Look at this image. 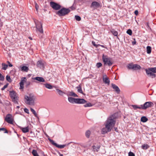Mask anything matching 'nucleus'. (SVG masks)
Here are the masks:
<instances>
[{
    "label": "nucleus",
    "mask_w": 156,
    "mask_h": 156,
    "mask_svg": "<svg viewBox=\"0 0 156 156\" xmlns=\"http://www.w3.org/2000/svg\"><path fill=\"white\" fill-rule=\"evenodd\" d=\"M117 118V114L114 113L110 116L107 119L105 126L108 129L111 130L115 123L116 119Z\"/></svg>",
    "instance_id": "f257e3e1"
},
{
    "label": "nucleus",
    "mask_w": 156,
    "mask_h": 156,
    "mask_svg": "<svg viewBox=\"0 0 156 156\" xmlns=\"http://www.w3.org/2000/svg\"><path fill=\"white\" fill-rule=\"evenodd\" d=\"M154 106V104L151 101L145 102L143 105H141L140 106H138L136 105H131L132 107L135 110H136L137 109L146 110L147 108L153 107Z\"/></svg>",
    "instance_id": "f03ea898"
},
{
    "label": "nucleus",
    "mask_w": 156,
    "mask_h": 156,
    "mask_svg": "<svg viewBox=\"0 0 156 156\" xmlns=\"http://www.w3.org/2000/svg\"><path fill=\"white\" fill-rule=\"evenodd\" d=\"M24 98L25 100V102L27 104L30 105H34L35 97L33 94H29L28 96H25Z\"/></svg>",
    "instance_id": "7ed1b4c3"
},
{
    "label": "nucleus",
    "mask_w": 156,
    "mask_h": 156,
    "mask_svg": "<svg viewBox=\"0 0 156 156\" xmlns=\"http://www.w3.org/2000/svg\"><path fill=\"white\" fill-rule=\"evenodd\" d=\"M70 12L69 9L63 7L57 11L56 14L59 16H63L67 15Z\"/></svg>",
    "instance_id": "20e7f679"
},
{
    "label": "nucleus",
    "mask_w": 156,
    "mask_h": 156,
    "mask_svg": "<svg viewBox=\"0 0 156 156\" xmlns=\"http://www.w3.org/2000/svg\"><path fill=\"white\" fill-rule=\"evenodd\" d=\"M102 59L105 65H108V66H112L113 64V62L112 61V58L106 55L103 54L102 56Z\"/></svg>",
    "instance_id": "39448f33"
},
{
    "label": "nucleus",
    "mask_w": 156,
    "mask_h": 156,
    "mask_svg": "<svg viewBox=\"0 0 156 156\" xmlns=\"http://www.w3.org/2000/svg\"><path fill=\"white\" fill-rule=\"evenodd\" d=\"M34 22L36 25V31H38L41 34L43 33V30L42 28V25L41 23L37 20H34Z\"/></svg>",
    "instance_id": "423d86ee"
},
{
    "label": "nucleus",
    "mask_w": 156,
    "mask_h": 156,
    "mask_svg": "<svg viewBox=\"0 0 156 156\" xmlns=\"http://www.w3.org/2000/svg\"><path fill=\"white\" fill-rule=\"evenodd\" d=\"M9 94L12 101L15 104H18V97L17 95V94L14 91H12L9 92Z\"/></svg>",
    "instance_id": "0eeeda50"
},
{
    "label": "nucleus",
    "mask_w": 156,
    "mask_h": 156,
    "mask_svg": "<svg viewBox=\"0 0 156 156\" xmlns=\"http://www.w3.org/2000/svg\"><path fill=\"white\" fill-rule=\"evenodd\" d=\"M50 5L53 9L55 10H59L61 8V6L60 5L53 2H50Z\"/></svg>",
    "instance_id": "6e6552de"
},
{
    "label": "nucleus",
    "mask_w": 156,
    "mask_h": 156,
    "mask_svg": "<svg viewBox=\"0 0 156 156\" xmlns=\"http://www.w3.org/2000/svg\"><path fill=\"white\" fill-rule=\"evenodd\" d=\"M48 140L52 145L55 146L56 147H58V148L62 149L64 148L66 146V144L58 145L56 143H55L53 140L49 138H48Z\"/></svg>",
    "instance_id": "1a4fd4ad"
},
{
    "label": "nucleus",
    "mask_w": 156,
    "mask_h": 156,
    "mask_svg": "<svg viewBox=\"0 0 156 156\" xmlns=\"http://www.w3.org/2000/svg\"><path fill=\"white\" fill-rule=\"evenodd\" d=\"M12 117V116L11 115L8 114L5 117V120L9 123L12 124L13 119Z\"/></svg>",
    "instance_id": "9d476101"
},
{
    "label": "nucleus",
    "mask_w": 156,
    "mask_h": 156,
    "mask_svg": "<svg viewBox=\"0 0 156 156\" xmlns=\"http://www.w3.org/2000/svg\"><path fill=\"white\" fill-rule=\"evenodd\" d=\"M100 6V4L99 3L96 1L93 2L90 5V7L94 9H96Z\"/></svg>",
    "instance_id": "9b49d317"
},
{
    "label": "nucleus",
    "mask_w": 156,
    "mask_h": 156,
    "mask_svg": "<svg viewBox=\"0 0 156 156\" xmlns=\"http://www.w3.org/2000/svg\"><path fill=\"white\" fill-rule=\"evenodd\" d=\"M145 71L147 75L148 76L151 77L152 78L155 77V74L152 72L150 70L149 68L148 69H145Z\"/></svg>",
    "instance_id": "f8f14e48"
},
{
    "label": "nucleus",
    "mask_w": 156,
    "mask_h": 156,
    "mask_svg": "<svg viewBox=\"0 0 156 156\" xmlns=\"http://www.w3.org/2000/svg\"><path fill=\"white\" fill-rule=\"evenodd\" d=\"M112 87L114 89V91L116 92L117 94H119L120 90L119 87L115 84L112 83Z\"/></svg>",
    "instance_id": "ddd939ff"
},
{
    "label": "nucleus",
    "mask_w": 156,
    "mask_h": 156,
    "mask_svg": "<svg viewBox=\"0 0 156 156\" xmlns=\"http://www.w3.org/2000/svg\"><path fill=\"white\" fill-rule=\"evenodd\" d=\"M37 66L40 68H43L44 67V62L40 60L37 61Z\"/></svg>",
    "instance_id": "4468645a"
},
{
    "label": "nucleus",
    "mask_w": 156,
    "mask_h": 156,
    "mask_svg": "<svg viewBox=\"0 0 156 156\" xmlns=\"http://www.w3.org/2000/svg\"><path fill=\"white\" fill-rule=\"evenodd\" d=\"M32 80H36L40 82H45L44 79L42 77L37 76L35 77H32Z\"/></svg>",
    "instance_id": "2eb2a0df"
},
{
    "label": "nucleus",
    "mask_w": 156,
    "mask_h": 156,
    "mask_svg": "<svg viewBox=\"0 0 156 156\" xmlns=\"http://www.w3.org/2000/svg\"><path fill=\"white\" fill-rule=\"evenodd\" d=\"M100 147L101 145L100 144L97 145L95 144L92 146V148L94 151H98L99 150Z\"/></svg>",
    "instance_id": "dca6fc26"
},
{
    "label": "nucleus",
    "mask_w": 156,
    "mask_h": 156,
    "mask_svg": "<svg viewBox=\"0 0 156 156\" xmlns=\"http://www.w3.org/2000/svg\"><path fill=\"white\" fill-rule=\"evenodd\" d=\"M87 102V101L84 99L76 98V104H83Z\"/></svg>",
    "instance_id": "f3484780"
},
{
    "label": "nucleus",
    "mask_w": 156,
    "mask_h": 156,
    "mask_svg": "<svg viewBox=\"0 0 156 156\" xmlns=\"http://www.w3.org/2000/svg\"><path fill=\"white\" fill-rule=\"evenodd\" d=\"M19 127L23 133H25L29 131V128L28 126L24 128L21 126H19Z\"/></svg>",
    "instance_id": "a211bd4d"
},
{
    "label": "nucleus",
    "mask_w": 156,
    "mask_h": 156,
    "mask_svg": "<svg viewBox=\"0 0 156 156\" xmlns=\"http://www.w3.org/2000/svg\"><path fill=\"white\" fill-rule=\"evenodd\" d=\"M104 77H103V80L105 83L107 84L108 85H109L110 83V80L108 78L106 75Z\"/></svg>",
    "instance_id": "6ab92c4d"
},
{
    "label": "nucleus",
    "mask_w": 156,
    "mask_h": 156,
    "mask_svg": "<svg viewBox=\"0 0 156 156\" xmlns=\"http://www.w3.org/2000/svg\"><path fill=\"white\" fill-rule=\"evenodd\" d=\"M67 96H73L74 97H78V96L73 91L68 92L66 94Z\"/></svg>",
    "instance_id": "aec40b11"
},
{
    "label": "nucleus",
    "mask_w": 156,
    "mask_h": 156,
    "mask_svg": "<svg viewBox=\"0 0 156 156\" xmlns=\"http://www.w3.org/2000/svg\"><path fill=\"white\" fill-rule=\"evenodd\" d=\"M68 100L69 102L71 103H76V98H74L72 97H68Z\"/></svg>",
    "instance_id": "412c9836"
},
{
    "label": "nucleus",
    "mask_w": 156,
    "mask_h": 156,
    "mask_svg": "<svg viewBox=\"0 0 156 156\" xmlns=\"http://www.w3.org/2000/svg\"><path fill=\"white\" fill-rule=\"evenodd\" d=\"M111 130H110L108 129V128H107L105 126V127L103 128L101 130V133L102 134H105L107 133V132H109Z\"/></svg>",
    "instance_id": "4be33fe9"
},
{
    "label": "nucleus",
    "mask_w": 156,
    "mask_h": 156,
    "mask_svg": "<svg viewBox=\"0 0 156 156\" xmlns=\"http://www.w3.org/2000/svg\"><path fill=\"white\" fill-rule=\"evenodd\" d=\"M141 66L139 65L135 64H133V70H136L140 69H141Z\"/></svg>",
    "instance_id": "5701e85b"
},
{
    "label": "nucleus",
    "mask_w": 156,
    "mask_h": 156,
    "mask_svg": "<svg viewBox=\"0 0 156 156\" xmlns=\"http://www.w3.org/2000/svg\"><path fill=\"white\" fill-rule=\"evenodd\" d=\"M32 153L34 156H39L38 155V154H37V151L35 150H33L32 151ZM42 153L43 154V156H45V154H44V152H43Z\"/></svg>",
    "instance_id": "b1692460"
},
{
    "label": "nucleus",
    "mask_w": 156,
    "mask_h": 156,
    "mask_svg": "<svg viewBox=\"0 0 156 156\" xmlns=\"http://www.w3.org/2000/svg\"><path fill=\"white\" fill-rule=\"evenodd\" d=\"M21 71L26 72H27L29 70V68L28 67L25 66H22L21 67Z\"/></svg>",
    "instance_id": "393cba45"
},
{
    "label": "nucleus",
    "mask_w": 156,
    "mask_h": 156,
    "mask_svg": "<svg viewBox=\"0 0 156 156\" xmlns=\"http://www.w3.org/2000/svg\"><path fill=\"white\" fill-rule=\"evenodd\" d=\"M149 147V146L147 144H144L141 146V148L144 150H146Z\"/></svg>",
    "instance_id": "a878e982"
},
{
    "label": "nucleus",
    "mask_w": 156,
    "mask_h": 156,
    "mask_svg": "<svg viewBox=\"0 0 156 156\" xmlns=\"http://www.w3.org/2000/svg\"><path fill=\"white\" fill-rule=\"evenodd\" d=\"M151 51V48L150 46H147V54H150Z\"/></svg>",
    "instance_id": "bb28decb"
},
{
    "label": "nucleus",
    "mask_w": 156,
    "mask_h": 156,
    "mask_svg": "<svg viewBox=\"0 0 156 156\" xmlns=\"http://www.w3.org/2000/svg\"><path fill=\"white\" fill-rule=\"evenodd\" d=\"M45 87L49 89H51L52 88V86L50 84L46 83L44 84Z\"/></svg>",
    "instance_id": "cd10ccee"
},
{
    "label": "nucleus",
    "mask_w": 156,
    "mask_h": 156,
    "mask_svg": "<svg viewBox=\"0 0 156 156\" xmlns=\"http://www.w3.org/2000/svg\"><path fill=\"white\" fill-rule=\"evenodd\" d=\"M133 63H129L127 66V68L129 69H133Z\"/></svg>",
    "instance_id": "c85d7f7f"
},
{
    "label": "nucleus",
    "mask_w": 156,
    "mask_h": 156,
    "mask_svg": "<svg viewBox=\"0 0 156 156\" xmlns=\"http://www.w3.org/2000/svg\"><path fill=\"white\" fill-rule=\"evenodd\" d=\"M111 32L115 36H117L118 33L117 31L115 30L114 29H112Z\"/></svg>",
    "instance_id": "c756f323"
},
{
    "label": "nucleus",
    "mask_w": 156,
    "mask_h": 156,
    "mask_svg": "<svg viewBox=\"0 0 156 156\" xmlns=\"http://www.w3.org/2000/svg\"><path fill=\"white\" fill-rule=\"evenodd\" d=\"M148 120V119L145 116H143L141 118V121L143 122H146Z\"/></svg>",
    "instance_id": "7c9ffc66"
},
{
    "label": "nucleus",
    "mask_w": 156,
    "mask_h": 156,
    "mask_svg": "<svg viewBox=\"0 0 156 156\" xmlns=\"http://www.w3.org/2000/svg\"><path fill=\"white\" fill-rule=\"evenodd\" d=\"M2 69L5 70L7 69L8 66V65L5 64L4 63H2Z\"/></svg>",
    "instance_id": "2f4dec72"
},
{
    "label": "nucleus",
    "mask_w": 156,
    "mask_h": 156,
    "mask_svg": "<svg viewBox=\"0 0 156 156\" xmlns=\"http://www.w3.org/2000/svg\"><path fill=\"white\" fill-rule=\"evenodd\" d=\"M76 88L78 89L77 91H78V92H79L81 94L83 93V92L82 90L81 87L80 85H79V86L77 87Z\"/></svg>",
    "instance_id": "473e14b6"
},
{
    "label": "nucleus",
    "mask_w": 156,
    "mask_h": 156,
    "mask_svg": "<svg viewBox=\"0 0 156 156\" xmlns=\"http://www.w3.org/2000/svg\"><path fill=\"white\" fill-rule=\"evenodd\" d=\"M56 90L58 92V94L60 95H62L64 94H65L64 92L59 89H56Z\"/></svg>",
    "instance_id": "72a5a7b5"
},
{
    "label": "nucleus",
    "mask_w": 156,
    "mask_h": 156,
    "mask_svg": "<svg viewBox=\"0 0 156 156\" xmlns=\"http://www.w3.org/2000/svg\"><path fill=\"white\" fill-rule=\"evenodd\" d=\"M91 132L89 130H87L85 133L86 136L87 138H89L90 134Z\"/></svg>",
    "instance_id": "f704fd0d"
},
{
    "label": "nucleus",
    "mask_w": 156,
    "mask_h": 156,
    "mask_svg": "<svg viewBox=\"0 0 156 156\" xmlns=\"http://www.w3.org/2000/svg\"><path fill=\"white\" fill-rule=\"evenodd\" d=\"M150 70L154 73H156V67L149 68Z\"/></svg>",
    "instance_id": "c9c22d12"
},
{
    "label": "nucleus",
    "mask_w": 156,
    "mask_h": 156,
    "mask_svg": "<svg viewBox=\"0 0 156 156\" xmlns=\"http://www.w3.org/2000/svg\"><path fill=\"white\" fill-rule=\"evenodd\" d=\"M30 111L31 112L33 113L34 114V116L36 117L37 115V113H36L35 111L32 108H31L30 109Z\"/></svg>",
    "instance_id": "e433bc0d"
},
{
    "label": "nucleus",
    "mask_w": 156,
    "mask_h": 156,
    "mask_svg": "<svg viewBox=\"0 0 156 156\" xmlns=\"http://www.w3.org/2000/svg\"><path fill=\"white\" fill-rule=\"evenodd\" d=\"M75 19L78 21H80L81 20V18L80 17L77 15H75Z\"/></svg>",
    "instance_id": "4c0bfd02"
},
{
    "label": "nucleus",
    "mask_w": 156,
    "mask_h": 156,
    "mask_svg": "<svg viewBox=\"0 0 156 156\" xmlns=\"http://www.w3.org/2000/svg\"><path fill=\"white\" fill-rule=\"evenodd\" d=\"M2 130L5 133H8V131L7 130L4 128H0V131Z\"/></svg>",
    "instance_id": "58836bf2"
},
{
    "label": "nucleus",
    "mask_w": 156,
    "mask_h": 156,
    "mask_svg": "<svg viewBox=\"0 0 156 156\" xmlns=\"http://www.w3.org/2000/svg\"><path fill=\"white\" fill-rule=\"evenodd\" d=\"M6 79L9 82H11L12 81V80L10 78V77L9 76L7 75L6 76Z\"/></svg>",
    "instance_id": "ea45409f"
},
{
    "label": "nucleus",
    "mask_w": 156,
    "mask_h": 156,
    "mask_svg": "<svg viewBox=\"0 0 156 156\" xmlns=\"http://www.w3.org/2000/svg\"><path fill=\"white\" fill-rule=\"evenodd\" d=\"M92 106L91 104L90 103H88L84 105L85 107H90Z\"/></svg>",
    "instance_id": "a19ab883"
},
{
    "label": "nucleus",
    "mask_w": 156,
    "mask_h": 156,
    "mask_svg": "<svg viewBox=\"0 0 156 156\" xmlns=\"http://www.w3.org/2000/svg\"><path fill=\"white\" fill-rule=\"evenodd\" d=\"M102 66V64L101 62H98L96 64V66L98 68H99Z\"/></svg>",
    "instance_id": "79ce46f5"
},
{
    "label": "nucleus",
    "mask_w": 156,
    "mask_h": 156,
    "mask_svg": "<svg viewBox=\"0 0 156 156\" xmlns=\"http://www.w3.org/2000/svg\"><path fill=\"white\" fill-rule=\"evenodd\" d=\"M126 33L129 35H132V32L131 29H129L127 31Z\"/></svg>",
    "instance_id": "37998d69"
},
{
    "label": "nucleus",
    "mask_w": 156,
    "mask_h": 156,
    "mask_svg": "<svg viewBox=\"0 0 156 156\" xmlns=\"http://www.w3.org/2000/svg\"><path fill=\"white\" fill-rule=\"evenodd\" d=\"M92 44L96 48H97L100 45V44H95V42L94 41H92Z\"/></svg>",
    "instance_id": "c03bdc74"
},
{
    "label": "nucleus",
    "mask_w": 156,
    "mask_h": 156,
    "mask_svg": "<svg viewBox=\"0 0 156 156\" xmlns=\"http://www.w3.org/2000/svg\"><path fill=\"white\" fill-rule=\"evenodd\" d=\"M4 76L0 73V80L3 81L4 80Z\"/></svg>",
    "instance_id": "a18cd8bd"
},
{
    "label": "nucleus",
    "mask_w": 156,
    "mask_h": 156,
    "mask_svg": "<svg viewBox=\"0 0 156 156\" xmlns=\"http://www.w3.org/2000/svg\"><path fill=\"white\" fill-rule=\"evenodd\" d=\"M26 79L25 77H22L21 79V82H23V83H24L26 81Z\"/></svg>",
    "instance_id": "49530a36"
},
{
    "label": "nucleus",
    "mask_w": 156,
    "mask_h": 156,
    "mask_svg": "<svg viewBox=\"0 0 156 156\" xmlns=\"http://www.w3.org/2000/svg\"><path fill=\"white\" fill-rule=\"evenodd\" d=\"M8 85V84L7 83L3 87H2L1 89V90H5V88L7 87Z\"/></svg>",
    "instance_id": "de8ad7c7"
},
{
    "label": "nucleus",
    "mask_w": 156,
    "mask_h": 156,
    "mask_svg": "<svg viewBox=\"0 0 156 156\" xmlns=\"http://www.w3.org/2000/svg\"><path fill=\"white\" fill-rule=\"evenodd\" d=\"M128 156H135V154L133 152L130 151L129 153Z\"/></svg>",
    "instance_id": "09e8293b"
},
{
    "label": "nucleus",
    "mask_w": 156,
    "mask_h": 156,
    "mask_svg": "<svg viewBox=\"0 0 156 156\" xmlns=\"http://www.w3.org/2000/svg\"><path fill=\"white\" fill-rule=\"evenodd\" d=\"M24 112L27 113H29V110L27 108H25L24 109Z\"/></svg>",
    "instance_id": "8fccbe9b"
},
{
    "label": "nucleus",
    "mask_w": 156,
    "mask_h": 156,
    "mask_svg": "<svg viewBox=\"0 0 156 156\" xmlns=\"http://www.w3.org/2000/svg\"><path fill=\"white\" fill-rule=\"evenodd\" d=\"M7 62L8 64V65L9 67H11L12 66V65L11 63H10L9 62V61H7Z\"/></svg>",
    "instance_id": "3c124183"
},
{
    "label": "nucleus",
    "mask_w": 156,
    "mask_h": 156,
    "mask_svg": "<svg viewBox=\"0 0 156 156\" xmlns=\"http://www.w3.org/2000/svg\"><path fill=\"white\" fill-rule=\"evenodd\" d=\"M35 8L37 11L39 8V6L37 5V4L36 3L35 5Z\"/></svg>",
    "instance_id": "603ef678"
},
{
    "label": "nucleus",
    "mask_w": 156,
    "mask_h": 156,
    "mask_svg": "<svg viewBox=\"0 0 156 156\" xmlns=\"http://www.w3.org/2000/svg\"><path fill=\"white\" fill-rule=\"evenodd\" d=\"M134 41H133L132 42V44L133 45H135L136 44V42L135 41V39H134Z\"/></svg>",
    "instance_id": "864d4df0"
},
{
    "label": "nucleus",
    "mask_w": 156,
    "mask_h": 156,
    "mask_svg": "<svg viewBox=\"0 0 156 156\" xmlns=\"http://www.w3.org/2000/svg\"><path fill=\"white\" fill-rule=\"evenodd\" d=\"M134 13L136 15H137L138 13V10H136L134 11Z\"/></svg>",
    "instance_id": "5fc2aeb1"
},
{
    "label": "nucleus",
    "mask_w": 156,
    "mask_h": 156,
    "mask_svg": "<svg viewBox=\"0 0 156 156\" xmlns=\"http://www.w3.org/2000/svg\"><path fill=\"white\" fill-rule=\"evenodd\" d=\"M24 84V83H23V82L20 81V87H21L22 86H23Z\"/></svg>",
    "instance_id": "6e6d98bb"
},
{
    "label": "nucleus",
    "mask_w": 156,
    "mask_h": 156,
    "mask_svg": "<svg viewBox=\"0 0 156 156\" xmlns=\"http://www.w3.org/2000/svg\"><path fill=\"white\" fill-rule=\"evenodd\" d=\"M99 46H101V47L102 48H105L106 49H108L105 46L103 45H100Z\"/></svg>",
    "instance_id": "4d7b16f0"
},
{
    "label": "nucleus",
    "mask_w": 156,
    "mask_h": 156,
    "mask_svg": "<svg viewBox=\"0 0 156 156\" xmlns=\"http://www.w3.org/2000/svg\"><path fill=\"white\" fill-rule=\"evenodd\" d=\"M70 8L72 9V10H73L75 9V8L73 6H72L70 7Z\"/></svg>",
    "instance_id": "13d9d810"
},
{
    "label": "nucleus",
    "mask_w": 156,
    "mask_h": 156,
    "mask_svg": "<svg viewBox=\"0 0 156 156\" xmlns=\"http://www.w3.org/2000/svg\"><path fill=\"white\" fill-rule=\"evenodd\" d=\"M58 153L59 154V156H63V154H61V153L59 152H58Z\"/></svg>",
    "instance_id": "bf43d9fd"
},
{
    "label": "nucleus",
    "mask_w": 156,
    "mask_h": 156,
    "mask_svg": "<svg viewBox=\"0 0 156 156\" xmlns=\"http://www.w3.org/2000/svg\"><path fill=\"white\" fill-rule=\"evenodd\" d=\"M21 89H23V86H22L21 87H20Z\"/></svg>",
    "instance_id": "052dcab7"
},
{
    "label": "nucleus",
    "mask_w": 156,
    "mask_h": 156,
    "mask_svg": "<svg viewBox=\"0 0 156 156\" xmlns=\"http://www.w3.org/2000/svg\"><path fill=\"white\" fill-rule=\"evenodd\" d=\"M20 108V107L19 106H17L16 107V108Z\"/></svg>",
    "instance_id": "680f3d73"
},
{
    "label": "nucleus",
    "mask_w": 156,
    "mask_h": 156,
    "mask_svg": "<svg viewBox=\"0 0 156 156\" xmlns=\"http://www.w3.org/2000/svg\"><path fill=\"white\" fill-rule=\"evenodd\" d=\"M29 38H30V39H31V40H32V38H31V37H30H30H29Z\"/></svg>",
    "instance_id": "e2e57ef3"
},
{
    "label": "nucleus",
    "mask_w": 156,
    "mask_h": 156,
    "mask_svg": "<svg viewBox=\"0 0 156 156\" xmlns=\"http://www.w3.org/2000/svg\"><path fill=\"white\" fill-rule=\"evenodd\" d=\"M117 129V128H116V129H115V131H116V129Z\"/></svg>",
    "instance_id": "0e129e2a"
},
{
    "label": "nucleus",
    "mask_w": 156,
    "mask_h": 156,
    "mask_svg": "<svg viewBox=\"0 0 156 156\" xmlns=\"http://www.w3.org/2000/svg\"><path fill=\"white\" fill-rule=\"evenodd\" d=\"M32 133V131H31L30 132V133Z\"/></svg>",
    "instance_id": "69168bd1"
},
{
    "label": "nucleus",
    "mask_w": 156,
    "mask_h": 156,
    "mask_svg": "<svg viewBox=\"0 0 156 156\" xmlns=\"http://www.w3.org/2000/svg\"><path fill=\"white\" fill-rule=\"evenodd\" d=\"M8 104H10V103H9H9H8Z\"/></svg>",
    "instance_id": "338daca9"
},
{
    "label": "nucleus",
    "mask_w": 156,
    "mask_h": 156,
    "mask_svg": "<svg viewBox=\"0 0 156 156\" xmlns=\"http://www.w3.org/2000/svg\"><path fill=\"white\" fill-rule=\"evenodd\" d=\"M34 82H37L35 81H34Z\"/></svg>",
    "instance_id": "774afa93"
}]
</instances>
